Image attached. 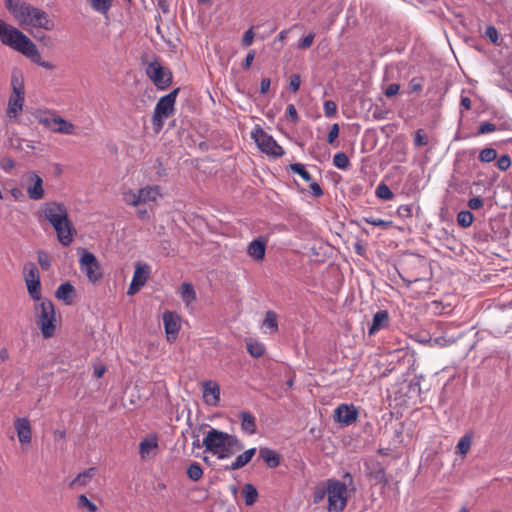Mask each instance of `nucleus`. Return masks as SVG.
Returning a JSON list of instances; mask_svg holds the SVG:
<instances>
[{"label": "nucleus", "instance_id": "nucleus-31", "mask_svg": "<svg viewBox=\"0 0 512 512\" xmlns=\"http://www.w3.org/2000/svg\"><path fill=\"white\" fill-rule=\"evenodd\" d=\"M242 493L247 506L253 505L258 498V491L254 485L247 483L243 486Z\"/></svg>", "mask_w": 512, "mask_h": 512}, {"label": "nucleus", "instance_id": "nucleus-49", "mask_svg": "<svg viewBox=\"0 0 512 512\" xmlns=\"http://www.w3.org/2000/svg\"><path fill=\"white\" fill-rule=\"evenodd\" d=\"M173 80L172 73L162 66V90L168 88Z\"/></svg>", "mask_w": 512, "mask_h": 512}, {"label": "nucleus", "instance_id": "nucleus-59", "mask_svg": "<svg viewBox=\"0 0 512 512\" xmlns=\"http://www.w3.org/2000/svg\"><path fill=\"white\" fill-rule=\"evenodd\" d=\"M400 90V85L397 84V83H392L390 84L386 89H385V95L387 97H393L395 96L396 94H398Z\"/></svg>", "mask_w": 512, "mask_h": 512}, {"label": "nucleus", "instance_id": "nucleus-18", "mask_svg": "<svg viewBox=\"0 0 512 512\" xmlns=\"http://www.w3.org/2000/svg\"><path fill=\"white\" fill-rule=\"evenodd\" d=\"M14 426L19 442L29 444L32 440V429L29 420L25 417H18L14 420Z\"/></svg>", "mask_w": 512, "mask_h": 512}, {"label": "nucleus", "instance_id": "nucleus-7", "mask_svg": "<svg viewBox=\"0 0 512 512\" xmlns=\"http://www.w3.org/2000/svg\"><path fill=\"white\" fill-rule=\"evenodd\" d=\"M12 94L9 97L6 115L10 119L17 118L23 110L25 90L23 80L13 74L11 78Z\"/></svg>", "mask_w": 512, "mask_h": 512}, {"label": "nucleus", "instance_id": "nucleus-2", "mask_svg": "<svg viewBox=\"0 0 512 512\" xmlns=\"http://www.w3.org/2000/svg\"><path fill=\"white\" fill-rule=\"evenodd\" d=\"M203 445L207 451L216 455L219 459L230 458L244 447L236 435H231L214 428L207 432Z\"/></svg>", "mask_w": 512, "mask_h": 512}, {"label": "nucleus", "instance_id": "nucleus-15", "mask_svg": "<svg viewBox=\"0 0 512 512\" xmlns=\"http://www.w3.org/2000/svg\"><path fill=\"white\" fill-rule=\"evenodd\" d=\"M358 418V410L353 404H340L334 410V420L344 426H349Z\"/></svg>", "mask_w": 512, "mask_h": 512}, {"label": "nucleus", "instance_id": "nucleus-32", "mask_svg": "<svg viewBox=\"0 0 512 512\" xmlns=\"http://www.w3.org/2000/svg\"><path fill=\"white\" fill-rule=\"evenodd\" d=\"M25 56L30 58L32 60V62L45 68L46 70H52L55 67L52 63L43 61L41 59V55H40L35 44H34L33 50H31V52L29 51L28 54H26Z\"/></svg>", "mask_w": 512, "mask_h": 512}, {"label": "nucleus", "instance_id": "nucleus-29", "mask_svg": "<svg viewBox=\"0 0 512 512\" xmlns=\"http://www.w3.org/2000/svg\"><path fill=\"white\" fill-rule=\"evenodd\" d=\"M256 454V448H250L238 455L236 459L229 465L226 466V470H238L248 464L253 456Z\"/></svg>", "mask_w": 512, "mask_h": 512}, {"label": "nucleus", "instance_id": "nucleus-57", "mask_svg": "<svg viewBox=\"0 0 512 512\" xmlns=\"http://www.w3.org/2000/svg\"><path fill=\"white\" fill-rule=\"evenodd\" d=\"M422 82L419 78H412L409 82L410 92H419L422 90Z\"/></svg>", "mask_w": 512, "mask_h": 512}, {"label": "nucleus", "instance_id": "nucleus-54", "mask_svg": "<svg viewBox=\"0 0 512 512\" xmlns=\"http://www.w3.org/2000/svg\"><path fill=\"white\" fill-rule=\"evenodd\" d=\"M286 113L292 123L298 122L299 116H298L297 110L293 104H289L287 106Z\"/></svg>", "mask_w": 512, "mask_h": 512}, {"label": "nucleus", "instance_id": "nucleus-25", "mask_svg": "<svg viewBox=\"0 0 512 512\" xmlns=\"http://www.w3.org/2000/svg\"><path fill=\"white\" fill-rule=\"evenodd\" d=\"M389 321V315L386 310H380L376 312L373 316L372 324L369 327L368 333L369 335H374L377 331L384 328Z\"/></svg>", "mask_w": 512, "mask_h": 512}, {"label": "nucleus", "instance_id": "nucleus-20", "mask_svg": "<svg viewBox=\"0 0 512 512\" xmlns=\"http://www.w3.org/2000/svg\"><path fill=\"white\" fill-rule=\"evenodd\" d=\"M241 420V429L248 435H254L257 432V424L255 416L249 411H241L239 413Z\"/></svg>", "mask_w": 512, "mask_h": 512}, {"label": "nucleus", "instance_id": "nucleus-24", "mask_svg": "<svg viewBox=\"0 0 512 512\" xmlns=\"http://www.w3.org/2000/svg\"><path fill=\"white\" fill-rule=\"evenodd\" d=\"M203 396L210 405H216L220 397V389L216 383L206 382L203 385Z\"/></svg>", "mask_w": 512, "mask_h": 512}, {"label": "nucleus", "instance_id": "nucleus-52", "mask_svg": "<svg viewBox=\"0 0 512 512\" xmlns=\"http://www.w3.org/2000/svg\"><path fill=\"white\" fill-rule=\"evenodd\" d=\"M300 84H301V78L298 74H294L291 76L290 78V82H289V89L295 93L299 90V87H300Z\"/></svg>", "mask_w": 512, "mask_h": 512}, {"label": "nucleus", "instance_id": "nucleus-37", "mask_svg": "<svg viewBox=\"0 0 512 512\" xmlns=\"http://www.w3.org/2000/svg\"><path fill=\"white\" fill-rule=\"evenodd\" d=\"M478 158L483 163H490L497 159V151L491 147L484 148L480 151Z\"/></svg>", "mask_w": 512, "mask_h": 512}, {"label": "nucleus", "instance_id": "nucleus-64", "mask_svg": "<svg viewBox=\"0 0 512 512\" xmlns=\"http://www.w3.org/2000/svg\"><path fill=\"white\" fill-rule=\"evenodd\" d=\"M310 189L315 197H320L323 195V190L317 182H312L310 184Z\"/></svg>", "mask_w": 512, "mask_h": 512}, {"label": "nucleus", "instance_id": "nucleus-55", "mask_svg": "<svg viewBox=\"0 0 512 512\" xmlns=\"http://www.w3.org/2000/svg\"><path fill=\"white\" fill-rule=\"evenodd\" d=\"M253 40H254V32H253V29L250 28L243 35L242 45L245 47H248V46L252 45Z\"/></svg>", "mask_w": 512, "mask_h": 512}, {"label": "nucleus", "instance_id": "nucleus-9", "mask_svg": "<svg viewBox=\"0 0 512 512\" xmlns=\"http://www.w3.org/2000/svg\"><path fill=\"white\" fill-rule=\"evenodd\" d=\"M79 265L81 272L86 275L91 283H96L102 278L103 272L101 265L92 252L86 249H82L80 253Z\"/></svg>", "mask_w": 512, "mask_h": 512}, {"label": "nucleus", "instance_id": "nucleus-6", "mask_svg": "<svg viewBox=\"0 0 512 512\" xmlns=\"http://www.w3.org/2000/svg\"><path fill=\"white\" fill-rule=\"evenodd\" d=\"M35 119L40 125L53 133L64 135H72L75 131V126L58 115L55 111L51 110H37L34 113Z\"/></svg>", "mask_w": 512, "mask_h": 512}, {"label": "nucleus", "instance_id": "nucleus-60", "mask_svg": "<svg viewBox=\"0 0 512 512\" xmlns=\"http://www.w3.org/2000/svg\"><path fill=\"white\" fill-rule=\"evenodd\" d=\"M254 58H255V51L251 50L246 55V57L244 59V62L242 64L243 69L248 70L251 67L252 63H253Z\"/></svg>", "mask_w": 512, "mask_h": 512}, {"label": "nucleus", "instance_id": "nucleus-19", "mask_svg": "<svg viewBox=\"0 0 512 512\" xmlns=\"http://www.w3.org/2000/svg\"><path fill=\"white\" fill-rule=\"evenodd\" d=\"M179 91L180 88L178 87L172 90L170 93L162 96V120L169 118L174 114V105Z\"/></svg>", "mask_w": 512, "mask_h": 512}, {"label": "nucleus", "instance_id": "nucleus-30", "mask_svg": "<svg viewBox=\"0 0 512 512\" xmlns=\"http://www.w3.org/2000/svg\"><path fill=\"white\" fill-rule=\"evenodd\" d=\"M259 455L268 467L275 468L280 463L278 454L269 448H261Z\"/></svg>", "mask_w": 512, "mask_h": 512}, {"label": "nucleus", "instance_id": "nucleus-39", "mask_svg": "<svg viewBox=\"0 0 512 512\" xmlns=\"http://www.w3.org/2000/svg\"><path fill=\"white\" fill-rule=\"evenodd\" d=\"M473 219V214L468 210L460 211L457 215V222L463 228L469 227L472 224Z\"/></svg>", "mask_w": 512, "mask_h": 512}, {"label": "nucleus", "instance_id": "nucleus-45", "mask_svg": "<svg viewBox=\"0 0 512 512\" xmlns=\"http://www.w3.org/2000/svg\"><path fill=\"white\" fill-rule=\"evenodd\" d=\"M152 123H153L154 131L159 132L160 131V100H158L155 104Z\"/></svg>", "mask_w": 512, "mask_h": 512}, {"label": "nucleus", "instance_id": "nucleus-10", "mask_svg": "<svg viewBox=\"0 0 512 512\" xmlns=\"http://www.w3.org/2000/svg\"><path fill=\"white\" fill-rule=\"evenodd\" d=\"M251 137L255 140L258 148L263 153L273 157H281L284 155L283 148L271 135L266 133L260 127H257L252 131Z\"/></svg>", "mask_w": 512, "mask_h": 512}, {"label": "nucleus", "instance_id": "nucleus-22", "mask_svg": "<svg viewBox=\"0 0 512 512\" xmlns=\"http://www.w3.org/2000/svg\"><path fill=\"white\" fill-rule=\"evenodd\" d=\"M143 62L147 64V76L153 81L157 89H160V62L156 58L149 62L147 56L143 57Z\"/></svg>", "mask_w": 512, "mask_h": 512}, {"label": "nucleus", "instance_id": "nucleus-43", "mask_svg": "<svg viewBox=\"0 0 512 512\" xmlns=\"http://www.w3.org/2000/svg\"><path fill=\"white\" fill-rule=\"evenodd\" d=\"M263 325L270 328L272 331L277 330V316L274 312L268 311L264 319Z\"/></svg>", "mask_w": 512, "mask_h": 512}, {"label": "nucleus", "instance_id": "nucleus-28", "mask_svg": "<svg viewBox=\"0 0 512 512\" xmlns=\"http://www.w3.org/2000/svg\"><path fill=\"white\" fill-rule=\"evenodd\" d=\"M55 232L57 234L58 241L63 246H69L73 242L75 229L73 228L72 223L60 226V228H57Z\"/></svg>", "mask_w": 512, "mask_h": 512}, {"label": "nucleus", "instance_id": "nucleus-21", "mask_svg": "<svg viewBox=\"0 0 512 512\" xmlns=\"http://www.w3.org/2000/svg\"><path fill=\"white\" fill-rule=\"evenodd\" d=\"M30 179L34 182L33 185L27 187L28 197L32 200H39L44 196L43 180L36 174L32 173Z\"/></svg>", "mask_w": 512, "mask_h": 512}, {"label": "nucleus", "instance_id": "nucleus-47", "mask_svg": "<svg viewBox=\"0 0 512 512\" xmlns=\"http://www.w3.org/2000/svg\"><path fill=\"white\" fill-rule=\"evenodd\" d=\"M365 222L370 225H373L376 227H383V228H387L391 223L389 221L383 220L381 218H375V217H366Z\"/></svg>", "mask_w": 512, "mask_h": 512}, {"label": "nucleus", "instance_id": "nucleus-53", "mask_svg": "<svg viewBox=\"0 0 512 512\" xmlns=\"http://www.w3.org/2000/svg\"><path fill=\"white\" fill-rule=\"evenodd\" d=\"M339 135V125L337 123L333 124L329 133H328V136H327V142L329 144H333L334 141L337 139Z\"/></svg>", "mask_w": 512, "mask_h": 512}, {"label": "nucleus", "instance_id": "nucleus-1", "mask_svg": "<svg viewBox=\"0 0 512 512\" xmlns=\"http://www.w3.org/2000/svg\"><path fill=\"white\" fill-rule=\"evenodd\" d=\"M5 7L24 29L52 30L54 28L53 20L45 11L23 0H6Z\"/></svg>", "mask_w": 512, "mask_h": 512}, {"label": "nucleus", "instance_id": "nucleus-63", "mask_svg": "<svg viewBox=\"0 0 512 512\" xmlns=\"http://www.w3.org/2000/svg\"><path fill=\"white\" fill-rule=\"evenodd\" d=\"M38 261L42 268L47 269L50 266V261L47 255L43 252H40L38 255Z\"/></svg>", "mask_w": 512, "mask_h": 512}, {"label": "nucleus", "instance_id": "nucleus-35", "mask_svg": "<svg viewBox=\"0 0 512 512\" xmlns=\"http://www.w3.org/2000/svg\"><path fill=\"white\" fill-rule=\"evenodd\" d=\"M187 475L192 481H198L203 476V469L197 462L190 464L187 468Z\"/></svg>", "mask_w": 512, "mask_h": 512}, {"label": "nucleus", "instance_id": "nucleus-61", "mask_svg": "<svg viewBox=\"0 0 512 512\" xmlns=\"http://www.w3.org/2000/svg\"><path fill=\"white\" fill-rule=\"evenodd\" d=\"M325 496H327L326 487L323 488V489L315 490V492L313 494V501H314V503L321 502L325 498Z\"/></svg>", "mask_w": 512, "mask_h": 512}, {"label": "nucleus", "instance_id": "nucleus-44", "mask_svg": "<svg viewBox=\"0 0 512 512\" xmlns=\"http://www.w3.org/2000/svg\"><path fill=\"white\" fill-rule=\"evenodd\" d=\"M323 110L327 117L332 118L337 113V105L332 100H327L323 104Z\"/></svg>", "mask_w": 512, "mask_h": 512}, {"label": "nucleus", "instance_id": "nucleus-12", "mask_svg": "<svg viewBox=\"0 0 512 512\" xmlns=\"http://www.w3.org/2000/svg\"><path fill=\"white\" fill-rule=\"evenodd\" d=\"M162 322L164 324L167 341L174 342L179 335L182 327V318L176 312L166 311L162 314Z\"/></svg>", "mask_w": 512, "mask_h": 512}, {"label": "nucleus", "instance_id": "nucleus-42", "mask_svg": "<svg viewBox=\"0 0 512 512\" xmlns=\"http://www.w3.org/2000/svg\"><path fill=\"white\" fill-rule=\"evenodd\" d=\"M333 163L337 168L345 170L349 166V159L345 153L338 152L334 155Z\"/></svg>", "mask_w": 512, "mask_h": 512}, {"label": "nucleus", "instance_id": "nucleus-41", "mask_svg": "<svg viewBox=\"0 0 512 512\" xmlns=\"http://www.w3.org/2000/svg\"><path fill=\"white\" fill-rule=\"evenodd\" d=\"M77 505L79 508H84L89 512H95L98 509L97 505L90 501L84 494L78 496Z\"/></svg>", "mask_w": 512, "mask_h": 512}, {"label": "nucleus", "instance_id": "nucleus-34", "mask_svg": "<svg viewBox=\"0 0 512 512\" xmlns=\"http://www.w3.org/2000/svg\"><path fill=\"white\" fill-rule=\"evenodd\" d=\"M113 0H90L91 8L101 14H106L111 8Z\"/></svg>", "mask_w": 512, "mask_h": 512}, {"label": "nucleus", "instance_id": "nucleus-4", "mask_svg": "<svg viewBox=\"0 0 512 512\" xmlns=\"http://www.w3.org/2000/svg\"><path fill=\"white\" fill-rule=\"evenodd\" d=\"M122 195L123 201L127 205L137 207L138 215L145 219L149 217V211L158 196H160V191L158 186H147L137 191H124Z\"/></svg>", "mask_w": 512, "mask_h": 512}, {"label": "nucleus", "instance_id": "nucleus-48", "mask_svg": "<svg viewBox=\"0 0 512 512\" xmlns=\"http://www.w3.org/2000/svg\"><path fill=\"white\" fill-rule=\"evenodd\" d=\"M414 144L417 147L425 146L427 144V137L423 130L419 129L415 132Z\"/></svg>", "mask_w": 512, "mask_h": 512}, {"label": "nucleus", "instance_id": "nucleus-3", "mask_svg": "<svg viewBox=\"0 0 512 512\" xmlns=\"http://www.w3.org/2000/svg\"><path fill=\"white\" fill-rule=\"evenodd\" d=\"M353 486V476L349 472L344 473L343 481L328 479L326 481V492L328 500L327 511L342 512L347 506L348 488L352 487V489L355 490Z\"/></svg>", "mask_w": 512, "mask_h": 512}, {"label": "nucleus", "instance_id": "nucleus-8", "mask_svg": "<svg viewBox=\"0 0 512 512\" xmlns=\"http://www.w3.org/2000/svg\"><path fill=\"white\" fill-rule=\"evenodd\" d=\"M37 324L44 338H50L55 333V309L49 300H42L39 303V314Z\"/></svg>", "mask_w": 512, "mask_h": 512}, {"label": "nucleus", "instance_id": "nucleus-62", "mask_svg": "<svg viewBox=\"0 0 512 512\" xmlns=\"http://www.w3.org/2000/svg\"><path fill=\"white\" fill-rule=\"evenodd\" d=\"M374 478L378 482H382L384 484L387 483L385 470L383 468H381V467L374 473Z\"/></svg>", "mask_w": 512, "mask_h": 512}, {"label": "nucleus", "instance_id": "nucleus-46", "mask_svg": "<svg viewBox=\"0 0 512 512\" xmlns=\"http://www.w3.org/2000/svg\"><path fill=\"white\" fill-rule=\"evenodd\" d=\"M496 165H497L498 169L501 171L508 170L511 166V159H510L509 155L505 154V155L500 156L497 159Z\"/></svg>", "mask_w": 512, "mask_h": 512}, {"label": "nucleus", "instance_id": "nucleus-16", "mask_svg": "<svg viewBox=\"0 0 512 512\" xmlns=\"http://www.w3.org/2000/svg\"><path fill=\"white\" fill-rule=\"evenodd\" d=\"M178 294L183 301L185 308L193 313L196 309L197 296L196 291L191 283L183 282L179 289Z\"/></svg>", "mask_w": 512, "mask_h": 512}, {"label": "nucleus", "instance_id": "nucleus-51", "mask_svg": "<svg viewBox=\"0 0 512 512\" xmlns=\"http://www.w3.org/2000/svg\"><path fill=\"white\" fill-rule=\"evenodd\" d=\"M495 130H496L495 124L490 123V122H483L480 124V126L478 128V134L479 135L488 134V133L494 132Z\"/></svg>", "mask_w": 512, "mask_h": 512}, {"label": "nucleus", "instance_id": "nucleus-33", "mask_svg": "<svg viewBox=\"0 0 512 512\" xmlns=\"http://www.w3.org/2000/svg\"><path fill=\"white\" fill-rule=\"evenodd\" d=\"M471 444H472V435L469 433H466L458 441V444L456 446V453L461 455L462 457L466 456V454L469 452V450L471 448Z\"/></svg>", "mask_w": 512, "mask_h": 512}, {"label": "nucleus", "instance_id": "nucleus-14", "mask_svg": "<svg viewBox=\"0 0 512 512\" xmlns=\"http://www.w3.org/2000/svg\"><path fill=\"white\" fill-rule=\"evenodd\" d=\"M159 452L157 434H150L139 443V454L143 461H150Z\"/></svg>", "mask_w": 512, "mask_h": 512}, {"label": "nucleus", "instance_id": "nucleus-27", "mask_svg": "<svg viewBox=\"0 0 512 512\" xmlns=\"http://www.w3.org/2000/svg\"><path fill=\"white\" fill-rule=\"evenodd\" d=\"M96 469L88 468L85 471L79 473L70 483V488H82L90 483L92 478L95 476Z\"/></svg>", "mask_w": 512, "mask_h": 512}, {"label": "nucleus", "instance_id": "nucleus-23", "mask_svg": "<svg viewBox=\"0 0 512 512\" xmlns=\"http://www.w3.org/2000/svg\"><path fill=\"white\" fill-rule=\"evenodd\" d=\"M74 295L75 289L70 282L62 283L55 292V296L59 300L63 301L66 305L73 303Z\"/></svg>", "mask_w": 512, "mask_h": 512}, {"label": "nucleus", "instance_id": "nucleus-13", "mask_svg": "<svg viewBox=\"0 0 512 512\" xmlns=\"http://www.w3.org/2000/svg\"><path fill=\"white\" fill-rule=\"evenodd\" d=\"M150 274L151 267L148 264L137 262L135 264V271L130 286L128 288L127 294H136L145 285Z\"/></svg>", "mask_w": 512, "mask_h": 512}, {"label": "nucleus", "instance_id": "nucleus-50", "mask_svg": "<svg viewBox=\"0 0 512 512\" xmlns=\"http://www.w3.org/2000/svg\"><path fill=\"white\" fill-rule=\"evenodd\" d=\"M314 38H315V35L313 33H309L308 35H306L303 39H301L298 42L297 47L299 49H307V48L311 47V45L313 44Z\"/></svg>", "mask_w": 512, "mask_h": 512}, {"label": "nucleus", "instance_id": "nucleus-17", "mask_svg": "<svg viewBox=\"0 0 512 512\" xmlns=\"http://www.w3.org/2000/svg\"><path fill=\"white\" fill-rule=\"evenodd\" d=\"M45 219L51 224L58 220H65L68 216L67 209L64 205L57 202L45 204L42 209Z\"/></svg>", "mask_w": 512, "mask_h": 512}, {"label": "nucleus", "instance_id": "nucleus-5", "mask_svg": "<svg viewBox=\"0 0 512 512\" xmlns=\"http://www.w3.org/2000/svg\"><path fill=\"white\" fill-rule=\"evenodd\" d=\"M0 41L2 44L12 48L13 50L23 54L33 50V41L22 31L0 20Z\"/></svg>", "mask_w": 512, "mask_h": 512}, {"label": "nucleus", "instance_id": "nucleus-58", "mask_svg": "<svg viewBox=\"0 0 512 512\" xmlns=\"http://www.w3.org/2000/svg\"><path fill=\"white\" fill-rule=\"evenodd\" d=\"M468 207L472 210H478L483 207V200L480 197H473L469 199Z\"/></svg>", "mask_w": 512, "mask_h": 512}, {"label": "nucleus", "instance_id": "nucleus-56", "mask_svg": "<svg viewBox=\"0 0 512 512\" xmlns=\"http://www.w3.org/2000/svg\"><path fill=\"white\" fill-rule=\"evenodd\" d=\"M485 35L489 38L492 43L498 41V31L494 26H488L485 31Z\"/></svg>", "mask_w": 512, "mask_h": 512}, {"label": "nucleus", "instance_id": "nucleus-40", "mask_svg": "<svg viewBox=\"0 0 512 512\" xmlns=\"http://www.w3.org/2000/svg\"><path fill=\"white\" fill-rule=\"evenodd\" d=\"M247 350L253 357H261L265 352V347L260 342H247Z\"/></svg>", "mask_w": 512, "mask_h": 512}, {"label": "nucleus", "instance_id": "nucleus-11", "mask_svg": "<svg viewBox=\"0 0 512 512\" xmlns=\"http://www.w3.org/2000/svg\"><path fill=\"white\" fill-rule=\"evenodd\" d=\"M24 279L29 296L35 300H41V284L39 271L34 263H28L24 266Z\"/></svg>", "mask_w": 512, "mask_h": 512}, {"label": "nucleus", "instance_id": "nucleus-38", "mask_svg": "<svg viewBox=\"0 0 512 512\" xmlns=\"http://www.w3.org/2000/svg\"><path fill=\"white\" fill-rule=\"evenodd\" d=\"M290 169L293 173L298 174L301 178L307 182L312 181L311 174L306 170L305 166L301 163H293L290 165Z\"/></svg>", "mask_w": 512, "mask_h": 512}, {"label": "nucleus", "instance_id": "nucleus-36", "mask_svg": "<svg viewBox=\"0 0 512 512\" xmlns=\"http://www.w3.org/2000/svg\"><path fill=\"white\" fill-rule=\"evenodd\" d=\"M375 194L378 198L385 201H390L394 197V194L392 193L391 189L384 183H380L377 186Z\"/></svg>", "mask_w": 512, "mask_h": 512}, {"label": "nucleus", "instance_id": "nucleus-26", "mask_svg": "<svg viewBox=\"0 0 512 512\" xmlns=\"http://www.w3.org/2000/svg\"><path fill=\"white\" fill-rule=\"evenodd\" d=\"M266 251V241L259 238L253 240L248 246V255L253 259L259 261L262 260L265 256Z\"/></svg>", "mask_w": 512, "mask_h": 512}]
</instances>
